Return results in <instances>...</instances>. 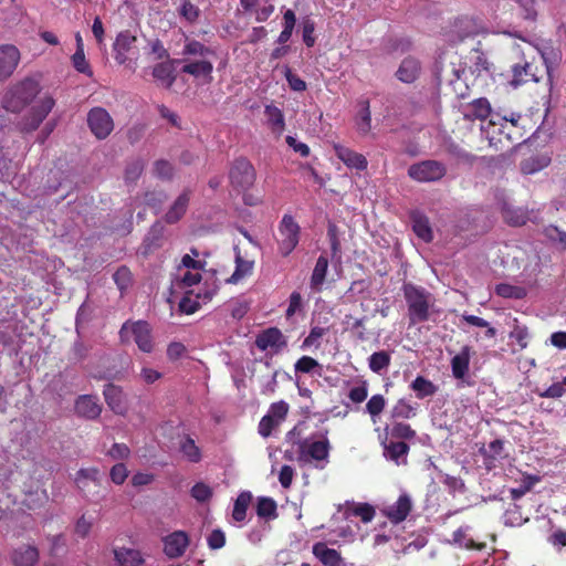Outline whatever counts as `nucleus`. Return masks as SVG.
Instances as JSON below:
<instances>
[{
  "label": "nucleus",
  "instance_id": "a211bd4d",
  "mask_svg": "<svg viewBox=\"0 0 566 566\" xmlns=\"http://www.w3.org/2000/svg\"><path fill=\"white\" fill-rule=\"evenodd\" d=\"M75 413L88 420L97 419L102 412V406L97 397L92 395L78 396L74 403Z\"/></svg>",
  "mask_w": 566,
  "mask_h": 566
},
{
  "label": "nucleus",
  "instance_id": "473e14b6",
  "mask_svg": "<svg viewBox=\"0 0 566 566\" xmlns=\"http://www.w3.org/2000/svg\"><path fill=\"white\" fill-rule=\"evenodd\" d=\"M492 115L493 114H492L491 104H490L489 99L485 97H480V98L473 99L468 105V113H465V117L481 119V120H484L488 117L491 118Z\"/></svg>",
  "mask_w": 566,
  "mask_h": 566
},
{
  "label": "nucleus",
  "instance_id": "f3484780",
  "mask_svg": "<svg viewBox=\"0 0 566 566\" xmlns=\"http://www.w3.org/2000/svg\"><path fill=\"white\" fill-rule=\"evenodd\" d=\"M333 148L336 157L349 169H356L359 171L367 169L368 161L363 154L340 144H334Z\"/></svg>",
  "mask_w": 566,
  "mask_h": 566
},
{
  "label": "nucleus",
  "instance_id": "ddd939ff",
  "mask_svg": "<svg viewBox=\"0 0 566 566\" xmlns=\"http://www.w3.org/2000/svg\"><path fill=\"white\" fill-rule=\"evenodd\" d=\"M388 429L387 426L385 428V436L381 438V446L384 448V455L394 461L396 464H406L407 455L409 453L410 447L405 441H394L388 439Z\"/></svg>",
  "mask_w": 566,
  "mask_h": 566
},
{
  "label": "nucleus",
  "instance_id": "bb28decb",
  "mask_svg": "<svg viewBox=\"0 0 566 566\" xmlns=\"http://www.w3.org/2000/svg\"><path fill=\"white\" fill-rule=\"evenodd\" d=\"M421 71L420 63L417 59L408 56L402 60L399 69L396 72V76L403 83H413Z\"/></svg>",
  "mask_w": 566,
  "mask_h": 566
},
{
  "label": "nucleus",
  "instance_id": "423d86ee",
  "mask_svg": "<svg viewBox=\"0 0 566 566\" xmlns=\"http://www.w3.org/2000/svg\"><path fill=\"white\" fill-rule=\"evenodd\" d=\"M279 253L289 256L300 242L301 228L291 214H284L279 223Z\"/></svg>",
  "mask_w": 566,
  "mask_h": 566
},
{
  "label": "nucleus",
  "instance_id": "58836bf2",
  "mask_svg": "<svg viewBox=\"0 0 566 566\" xmlns=\"http://www.w3.org/2000/svg\"><path fill=\"white\" fill-rule=\"evenodd\" d=\"M391 363V355L387 350H379L371 354L368 358V366L375 374H381Z\"/></svg>",
  "mask_w": 566,
  "mask_h": 566
},
{
  "label": "nucleus",
  "instance_id": "6ab92c4d",
  "mask_svg": "<svg viewBox=\"0 0 566 566\" xmlns=\"http://www.w3.org/2000/svg\"><path fill=\"white\" fill-rule=\"evenodd\" d=\"M137 38L125 30L117 34L113 44L114 59L118 64H125L128 61V53L135 48Z\"/></svg>",
  "mask_w": 566,
  "mask_h": 566
},
{
  "label": "nucleus",
  "instance_id": "a18cd8bd",
  "mask_svg": "<svg viewBox=\"0 0 566 566\" xmlns=\"http://www.w3.org/2000/svg\"><path fill=\"white\" fill-rule=\"evenodd\" d=\"M296 23V17L293 10L287 9L283 14V30L281 31L277 43L285 44L292 36Z\"/></svg>",
  "mask_w": 566,
  "mask_h": 566
},
{
  "label": "nucleus",
  "instance_id": "4468645a",
  "mask_svg": "<svg viewBox=\"0 0 566 566\" xmlns=\"http://www.w3.org/2000/svg\"><path fill=\"white\" fill-rule=\"evenodd\" d=\"M164 232L165 228L160 222L153 224L138 248V253L144 258H148L159 250L165 242Z\"/></svg>",
  "mask_w": 566,
  "mask_h": 566
},
{
  "label": "nucleus",
  "instance_id": "f03ea898",
  "mask_svg": "<svg viewBox=\"0 0 566 566\" xmlns=\"http://www.w3.org/2000/svg\"><path fill=\"white\" fill-rule=\"evenodd\" d=\"M402 291L408 306L409 325L427 322L430 317L431 294L426 289L411 283L403 284Z\"/></svg>",
  "mask_w": 566,
  "mask_h": 566
},
{
  "label": "nucleus",
  "instance_id": "2f4dec72",
  "mask_svg": "<svg viewBox=\"0 0 566 566\" xmlns=\"http://www.w3.org/2000/svg\"><path fill=\"white\" fill-rule=\"evenodd\" d=\"M114 557L118 566H140L144 564L140 551L135 548H116L114 549Z\"/></svg>",
  "mask_w": 566,
  "mask_h": 566
},
{
  "label": "nucleus",
  "instance_id": "bf43d9fd",
  "mask_svg": "<svg viewBox=\"0 0 566 566\" xmlns=\"http://www.w3.org/2000/svg\"><path fill=\"white\" fill-rule=\"evenodd\" d=\"M191 496L198 502H207L212 497V489L203 482H197L190 491Z\"/></svg>",
  "mask_w": 566,
  "mask_h": 566
},
{
  "label": "nucleus",
  "instance_id": "09e8293b",
  "mask_svg": "<svg viewBox=\"0 0 566 566\" xmlns=\"http://www.w3.org/2000/svg\"><path fill=\"white\" fill-rule=\"evenodd\" d=\"M416 416V409L405 399H399L391 408V419H410Z\"/></svg>",
  "mask_w": 566,
  "mask_h": 566
},
{
  "label": "nucleus",
  "instance_id": "f8f14e48",
  "mask_svg": "<svg viewBox=\"0 0 566 566\" xmlns=\"http://www.w3.org/2000/svg\"><path fill=\"white\" fill-rule=\"evenodd\" d=\"M55 105V101L52 96H43L35 106H33L25 118L23 129L27 132L35 130L41 123L45 119L49 113Z\"/></svg>",
  "mask_w": 566,
  "mask_h": 566
},
{
  "label": "nucleus",
  "instance_id": "aec40b11",
  "mask_svg": "<svg viewBox=\"0 0 566 566\" xmlns=\"http://www.w3.org/2000/svg\"><path fill=\"white\" fill-rule=\"evenodd\" d=\"M19 60L20 52L14 45H0V80H6L13 73Z\"/></svg>",
  "mask_w": 566,
  "mask_h": 566
},
{
  "label": "nucleus",
  "instance_id": "338daca9",
  "mask_svg": "<svg viewBox=\"0 0 566 566\" xmlns=\"http://www.w3.org/2000/svg\"><path fill=\"white\" fill-rule=\"evenodd\" d=\"M530 333L526 326L515 325L513 331L510 333V338L517 342L521 349H524L528 345Z\"/></svg>",
  "mask_w": 566,
  "mask_h": 566
},
{
  "label": "nucleus",
  "instance_id": "4be33fe9",
  "mask_svg": "<svg viewBox=\"0 0 566 566\" xmlns=\"http://www.w3.org/2000/svg\"><path fill=\"white\" fill-rule=\"evenodd\" d=\"M255 346L261 350L274 348L277 352L286 346V340L277 327H269L256 336Z\"/></svg>",
  "mask_w": 566,
  "mask_h": 566
},
{
  "label": "nucleus",
  "instance_id": "49530a36",
  "mask_svg": "<svg viewBox=\"0 0 566 566\" xmlns=\"http://www.w3.org/2000/svg\"><path fill=\"white\" fill-rule=\"evenodd\" d=\"M145 168V163L140 158L133 159L127 163L124 172L126 184H136Z\"/></svg>",
  "mask_w": 566,
  "mask_h": 566
},
{
  "label": "nucleus",
  "instance_id": "603ef678",
  "mask_svg": "<svg viewBox=\"0 0 566 566\" xmlns=\"http://www.w3.org/2000/svg\"><path fill=\"white\" fill-rule=\"evenodd\" d=\"M386 399L382 395H373L366 403V411L370 415L374 422L376 418L384 411Z\"/></svg>",
  "mask_w": 566,
  "mask_h": 566
},
{
  "label": "nucleus",
  "instance_id": "6e6552de",
  "mask_svg": "<svg viewBox=\"0 0 566 566\" xmlns=\"http://www.w3.org/2000/svg\"><path fill=\"white\" fill-rule=\"evenodd\" d=\"M505 116H501L500 114H494L491 116L489 122L482 126V133L485 138L489 140L490 146L496 149L509 148L511 144V138L506 136L507 129L504 125Z\"/></svg>",
  "mask_w": 566,
  "mask_h": 566
},
{
  "label": "nucleus",
  "instance_id": "b1692460",
  "mask_svg": "<svg viewBox=\"0 0 566 566\" xmlns=\"http://www.w3.org/2000/svg\"><path fill=\"white\" fill-rule=\"evenodd\" d=\"M472 347L464 345L461 350L451 359L452 376L458 380H463L469 373Z\"/></svg>",
  "mask_w": 566,
  "mask_h": 566
},
{
  "label": "nucleus",
  "instance_id": "0e129e2a",
  "mask_svg": "<svg viewBox=\"0 0 566 566\" xmlns=\"http://www.w3.org/2000/svg\"><path fill=\"white\" fill-rule=\"evenodd\" d=\"M128 473L126 464L119 462L111 468L109 478L116 485H122L128 478Z\"/></svg>",
  "mask_w": 566,
  "mask_h": 566
},
{
  "label": "nucleus",
  "instance_id": "37998d69",
  "mask_svg": "<svg viewBox=\"0 0 566 566\" xmlns=\"http://www.w3.org/2000/svg\"><path fill=\"white\" fill-rule=\"evenodd\" d=\"M180 451L189 462L198 463L201 460V450L189 436L180 442Z\"/></svg>",
  "mask_w": 566,
  "mask_h": 566
},
{
  "label": "nucleus",
  "instance_id": "680f3d73",
  "mask_svg": "<svg viewBox=\"0 0 566 566\" xmlns=\"http://www.w3.org/2000/svg\"><path fill=\"white\" fill-rule=\"evenodd\" d=\"M210 53H212V51L208 46L196 40L188 41L182 51L184 55L206 56Z\"/></svg>",
  "mask_w": 566,
  "mask_h": 566
},
{
  "label": "nucleus",
  "instance_id": "f257e3e1",
  "mask_svg": "<svg viewBox=\"0 0 566 566\" xmlns=\"http://www.w3.org/2000/svg\"><path fill=\"white\" fill-rule=\"evenodd\" d=\"M521 39V36H518ZM523 44H514L511 51L510 78L507 83L513 88L521 87L527 83H538L544 73H549V54L522 38Z\"/></svg>",
  "mask_w": 566,
  "mask_h": 566
},
{
  "label": "nucleus",
  "instance_id": "3c124183",
  "mask_svg": "<svg viewBox=\"0 0 566 566\" xmlns=\"http://www.w3.org/2000/svg\"><path fill=\"white\" fill-rule=\"evenodd\" d=\"M367 317L355 318L349 327L352 336L359 342H367L370 338V333L366 327Z\"/></svg>",
  "mask_w": 566,
  "mask_h": 566
},
{
  "label": "nucleus",
  "instance_id": "052dcab7",
  "mask_svg": "<svg viewBox=\"0 0 566 566\" xmlns=\"http://www.w3.org/2000/svg\"><path fill=\"white\" fill-rule=\"evenodd\" d=\"M281 422H279L277 419H274L272 416L266 413L262 417V419L259 422L258 431L260 436L263 438H269L272 434V431L279 427Z\"/></svg>",
  "mask_w": 566,
  "mask_h": 566
},
{
  "label": "nucleus",
  "instance_id": "c03bdc74",
  "mask_svg": "<svg viewBox=\"0 0 566 566\" xmlns=\"http://www.w3.org/2000/svg\"><path fill=\"white\" fill-rule=\"evenodd\" d=\"M252 495L250 492H242L238 495L232 511V517L237 522H242L245 520L247 510L251 502Z\"/></svg>",
  "mask_w": 566,
  "mask_h": 566
},
{
  "label": "nucleus",
  "instance_id": "72a5a7b5",
  "mask_svg": "<svg viewBox=\"0 0 566 566\" xmlns=\"http://www.w3.org/2000/svg\"><path fill=\"white\" fill-rule=\"evenodd\" d=\"M254 262L244 259L240 251L235 253V270L232 275L227 280L228 283L237 284L245 276L252 274Z\"/></svg>",
  "mask_w": 566,
  "mask_h": 566
},
{
  "label": "nucleus",
  "instance_id": "69168bd1",
  "mask_svg": "<svg viewBox=\"0 0 566 566\" xmlns=\"http://www.w3.org/2000/svg\"><path fill=\"white\" fill-rule=\"evenodd\" d=\"M284 76L291 90L295 92H304L306 90V82L294 74L287 65L284 67Z\"/></svg>",
  "mask_w": 566,
  "mask_h": 566
},
{
  "label": "nucleus",
  "instance_id": "c85d7f7f",
  "mask_svg": "<svg viewBox=\"0 0 566 566\" xmlns=\"http://www.w3.org/2000/svg\"><path fill=\"white\" fill-rule=\"evenodd\" d=\"M313 554L325 566H342L343 559L340 554L336 549L327 547L325 543L318 542L314 544Z\"/></svg>",
  "mask_w": 566,
  "mask_h": 566
},
{
  "label": "nucleus",
  "instance_id": "a19ab883",
  "mask_svg": "<svg viewBox=\"0 0 566 566\" xmlns=\"http://www.w3.org/2000/svg\"><path fill=\"white\" fill-rule=\"evenodd\" d=\"M410 387L416 392V397L418 399L432 396L437 391V387L429 379L422 376H417Z\"/></svg>",
  "mask_w": 566,
  "mask_h": 566
},
{
  "label": "nucleus",
  "instance_id": "a878e982",
  "mask_svg": "<svg viewBox=\"0 0 566 566\" xmlns=\"http://www.w3.org/2000/svg\"><path fill=\"white\" fill-rule=\"evenodd\" d=\"M410 220L412 222V230L419 239L427 243L433 240V232L427 216L420 211H412Z\"/></svg>",
  "mask_w": 566,
  "mask_h": 566
},
{
  "label": "nucleus",
  "instance_id": "774afa93",
  "mask_svg": "<svg viewBox=\"0 0 566 566\" xmlns=\"http://www.w3.org/2000/svg\"><path fill=\"white\" fill-rule=\"evenodd\" d=\"M545 235L554 242H558L562 250H566V232L559 230L555 226H548L545 228Z\"/></svg>",
  "mask_w": 566,
  "mask_h": 566
},
{
  "label": "nucleus",
  "instance_id": "ea45409f",
  "mask_svg": "<svg viewBox=\"0 0 566 566\" xmlns=\"http://www.w3.org/2000/svg\"><path fill=\"white\" fill-rule=\"evenodd\" d=\"M496 295L504 298L522 300L527 295L524 286L500 283L495 286Z\"/></svg>",
  "mask_w": 566,
  "mask_h": 566
},
{
  "label": "nucleus",
  "instance_id": "de8ad7c7",
  "mask_svg": "<svg viewBox=\"0 0 566 566\" xmlns=\"http://www.w3.org/2000/svg\"><path fill=\"white\" fill-rule=\"evenodd\" d=\"M73 67L81 74L92 77L94 72L90 62L86 60L84 50H76L71 56Z\"/></svg>",
  "mask_w": 566,
  "mask_h": 566
},
{
  "label": "nucleus",
  "instance_id": "f704fd0d",
  "mask_svg": "<svg viewBox=\"0 0 566 566\" xmlns=\"http://www.w3.org/2000/svg\"><path fill=\"white\" fill-rule=\"evenodd\" d=\"M328 269V259L324 255H319L316 260V264L314 266L312 276H311V287L317 292L321 291L322 285L325 282L326 274Z\"/></svg>",
  "mask_w": 566,
  "mask_h": 566
},
{
  "label": "nucleus",
  "instance_id": "79ce46f5",
  "mask_svg": "<svg viewBox=\"0 0 566 566\" xmlns=\"http://www.w3.org/2000/svg\"><path fill=\"white\" fill-rule=\"evenodd\" d=\"M256 514L261 518L273 520L277 517V505L272 497H259L256 503Z\"/></svg>",
  "mask_w": 566,
  "mask_h": 566
},
{
  "label": "nucleus",
  "instance_id": "13d9d810",
  "mask_svg": "<svg viewBox=\"0 0 566 566\" xmlns=\"http://www.w3.org/2000/svg\"><path fill=\"white\" fill-rule=\"evenodd\" d=\"M113 279L117 287L125 291L132 283V272L127 266L122 265L116 270Z\"/></svg>",
  "mask_w": 566,
  "mask_h": 566
},
{
  "label": "nucleus",
  "instance_id": "1a4fd4ad",
  "mask_svg": "<svg viewBox=\"0 0 566 566\" xmlns=\"http://www.w3.org/2000/svg\"><path fill=\"white\" fill-rule=\"evenodd\" d=\"M87 125L97 139L107 138L114 129L109 113L103 107H93L87 114Z\"/></svg>",
  "mask_w": 566,
  "mask_h": 566
},
{
  "label": "nucleus",
  "instance_id": "e2e57ef3",
  "mask_svg": "<svg viewBox=\"0 0 566 566\" xmlns=\"http://www.w3.org/2000/svg\"><path fill=\"white\" fill-rule=\"evenodd\" d=\"M154 174L160 179L169 180L174 176V166L165 159H159L154 164Z\"/></svg>",
  "mask_w": 566,
  "mask_h": 566
},
{
  "label": "nucleus",
  "instance_id": "dca6fc26",
  "mask_svg": "<svg viewBox=\"0 0 566 566\" xmlns=\"http://www.w3.org/2000/svg\"><path fill=\"white\" fill-rule=\"evenodd\" d=\"M530 122L527 115L520 113H511L510 116L505 115L504 125L506 126V136L511 138V142L518 144L520 140H524L525 135L528 133L526 125Z\"/></svg>",
  "mask_w": 566,
  "mask_h": 566
},
{
  "label": "nucleus",
  "instance_id": "6e6d98bb",
  "mask_svg": "<svg viewBox=\"0 0 566 566\" xmlns=\"http://www.w3.org/2000/svg\"><path fill=\"white\" fill-rule=\"evenodd\" d=\"M537 482H539V476H537V475H527V476H525V479L523 480V482L520 485V488L511 490V497L513 500L521 499L523 495H525L527 492H530L532 490V488Z\"/></svg>",
  "mask_w": 566,
  "mask_h": 566
},
{
  "label": "nucleus",
  "instance_id": "7ed1b4c3",
  "mask_svg": "<svg viewBox=\"0 0 566 566\" xmlns=\"http://www.w3.org/2000/svg\"><path fill=\"white\" fill-rule=\"evenodd\" d=\"M40 85L32 78H24L12 86L3 96L2 106L11 113H19L39 94Z\"/></svg>",
  "mask_w": 566,
  "mask_h": 566
},
{
  "label": "nucleus",
  "instance_id": "0eeeda50",
  "mask_svg": "<svg viewBox=\"0 0 566 566\" xmlns=\"http://www.w3.org/2000/svg\"><path fill=\"white\" fill-rule=\"evenodd\" d=\"M447 174L444 164L428 159L412 164L408 168V176L418 182H434L441 180Z\"/></svg>",
  "mask_w": 566,
  "mask_h": 566
},
{
  "label": "nucleus",
  "instance_id": "5701e85b",
  "mask_svg": "<svg viewBox=\"0 0 566 566\" xmlns=\"http://www.w3.org/2000/svg\"><path fill=\"white\" fill-rule=\"evenodd\" d=\"M103 395L107 406L116 415H125L127 412L126 397L119 386L114 384L105 385Z\"/></svg>",
  "mask_w": 566,
  "mask_h": 566
},
{
  "label": "nucleus",
  "instance_id": "2eb2a0df",
  "mask_svg": "<svg viewBox=\"0 0 566 566\" xmlns=\"http://www.w3.org/2000/svg\"><path fill=\"white\" fill-rule=\"evenodd\" d=\"M329 450L331 444L327 438L311 443L303 441L300 443V459L305 461H325L328 458Z\"/></svg>",
  "mask_w": 566,
  "mask_h": 566
},
{
  "label": "nucleus",
  "instance_id": "4d7b16f0",
  "mask_svg": "<svg viewBox=\"0 0 566 566\" xmlns=\"http://www.w3.org/2000/svg\"><path fill=\"white\" fill-rule=\"evenodd\" d=\"M353 515L360 517L364 523H369L375 517V509L368 503H359L350 509Z\"/></svg>",
  "mask_w": 566,
  "mask_h": 566
},
{
  "label": "nucleus",
  "instance_id": "864d4df0",
  "mask_svg": "<svg viewBox=\"0 0 566 566\" xmlns=\"http://www.w3.org/2000/svg\"><path fill=\"white\" fill-rule=\"evenodd\" d=\"M265 115L268 116L269 124L273 129H277L280 132L284 129V115L279 107L274 105L265 106Z\"/></svg>",
  "mask_w": 566,
  "mask_h": 566
},
{
  "label": "nucleus",
  "instance_id": "20e7f679",
  "mask_svg": "<svg viewBox=\"0 0 566 566\" xmlns=\"http://www.w3.org/2000/svg\"><path fill=\"white\" fill-rule=\"evenodd\" d=\"M118 334L123 344L129 343L133 335L134 342L144 353H150L154 348L151 328L146 321H127L122 325Z\"/></svg>",
  "mask_w": 566,
  "mask_h": 566
},
{
  "label": "nucleus",
  "instance_id": "9b49d317",
  "mask_svg": "<svg viewBox=\"0 0 566 566\" xmlns=\"http://www.w3.org/2000/svg\"><path fill=\"white\" fill-rule=\"evenodd\" d=\"M164 554L169 559H176L181 557L189 544V535L185 531H175L163 538Z\"/></svg>",
  "mask_w": 566,
  "mask_h": 566
},
{
  "label": "nucleus",
  "instance_id": "cd10ccee",
  "mask_svg": "<svg viewBox=\"0 0 566 566\" xmlns=\"http://www.w3.org/2000/svg\"><path fill=\"white\" fill-rule=\"evenodd\" d=\"M360 109L355 116V126L360 136H367L371 130V112L369 99L358 102Z\"/></svg>",
  "mask_w": 566,
  "mask_h": 566
},
{
  "label": "nucleus",
  "instance_id": "9d476101",
  "mask_svg": "<svg viewBox=\"0 0 566 566\" xmlns=\"http://www.w3.org/2000/svg\"><path fill=\"white\" fill-rule=\"evenodd\" d=\"M438 80L442 83H448L451 85L458 84L459 81H467V70L462 67L459 62L458 56L453 55L447 59H441L439 62L438 71H437Z\"/></svg>",
  "mask_w": 566,
  "mask_h": 566
},
{
  "label": "nucleus",
  "instance_id": "5fc2aeb1",
  "mask_svg": "<svg viewBox=\"0 0 566 566\" xmlns=\"http://www.w3.org/2000/svg\"><path fill=\"white\" fill-rule=\"evenodd\" d=\"M295 373L313 374L315 369H321L319 363L311 356H302L294 365Z\"/></svg>",
  "mask_w": 566,
  "mask_h": 566
},
{
  "label": "nucleus",
  "instance_id": "39448f33",
  "mask_svg": "<svg viewBox=\"0 0 566 566\" xmlns=\"http://www.w3.org/2000/svg\"><path fill=\"white\" fill-rule=\"evenodd\" d=\"M256 180V171L251 161L244 157L233 160L229 169V181L237 192L251 189Z\"/></svg>",
  "mask_w": 566,
  "mask_h": 566
},
{
  "label": "nucleus",
  "instance_id": "c756f323",
  "mask_svg": "<svg viewBox=\"0 0 566 566\" xmlns=\"http://www.w3.org/2000/svg\"><path fill=\"white\" fill-rule=\"evenodd\" d=\"M11 558L15 566H33L39 559V551L35 546L22 545L13 551Z\"/></svg>",
  "mask_w": 566,
  "mask_h": 566
},
{
  "label": "nucleus",
  "instance_id": "412c9836",
  "mask_svg": "<svg viewBox=\"0 0 566 566\" xmlns=\"http://www.w3.org/2000/svg\"><path fill=\"white\" fill-rule=\"evenodd\" d=\"M412 509L409 495L401 494L398 500L382 510L384 515L394 524L403 522Z\"/></svg>",
  "mask_w": 566,
  "mask_h": 566
},
{
  "label": "nucleus",
  "instance_id": "8fccbe9b",
  "mask_svg": "<svg viewBox=\"0 0 566 566\" xmlns=\"http://www.w3.org/2000/svg\"><path fill=\"white\" fill-rule=\"evenodd\" d=\"M390 436L394 439H400L402 441L412 440L416 438V430L410 424L405 422H394L390 428Z\"/></svg>",
  "mask_w": 566,
  "mask_h": 566
},
{
  "label": "nucleus",
  "instance_id": "c9c22d12",
  "mask_svg": "<svg viewBox=\"0 0 566 566\" xmlns=\"http://www.w3.org/2000/svg\"><path fill=\"white\" fill-rule=\"evenodd\" d=\"M182 73L190 74L195 77L207 76L209 80L212 78L211 74L213 65L210 61L201 60L185 64L181 69Z\"/></svg>",
  "mask_w": 566,
  "mask_h": 566
},
{
  "label": "nucleus",
  "instance_id": "7c9ffc66",
  "mask_svg": "<svg viewBox=\"0 0 566 566\" xmlns=\"http://www.w3.org/2000/svg\"><path fill=\"white\" fill-rule=\"evenodd\" d=\"M190 200V191L185 190L172 203L167 213L165 214V221L167 223H176L186 213Z\"/></svg>",
  "mask_w": 566,
  "mask_h": 566
},
{
  "label": "nucleus",
  "instance_id": "e433bc0d",
  "mask_svg": "<svg viewBox=\"0 0 566 566\" xmlns=\"http://www.w3.org/2000/svg\"><path fill=\"white\" fill-rule=\"evenodd\" d=\"M502 213L505 222L513 227L524 226L528 220V213L523 208L504 206Z\"/></svg>",
  "mask_w": 566,
  "mask_h": 566
},
{
  "label": "nucleus",
  "instance_id": "4c0bfd02",
  "mask_svg": "<svg viewBox=\"0 0 566 566\" xmlns=\"http://www.w3.org/2000/svg\"><path fill=\"white\" fill-rule=\"evenodd\" d=\"M153 76L167 88H170L176 80L171 65L165 62L158 63L154 66Z\"/></svg>",
  "mask_w": 566,
  "mask_h": 566
},
{
  "label": "nucleus",
  "instance_id": "393cba45",
  "mask_svg": "<svg viewBox=\"0 0 566 566\" xmlns=\"http://www.w3.org/2000/svg\"><path fill=\"white\" fill-rule=\"evenodd\" d=\"M552 158L546 153L533 154L520 163V170L523 175L536 174L549 166Z\"/></svg>",
  "mask_w": 566,
  "mask_h": 566
}]
</instances>
